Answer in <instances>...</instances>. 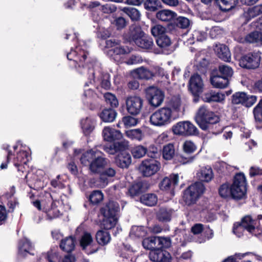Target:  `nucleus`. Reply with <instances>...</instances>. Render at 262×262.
Wrapping results in <instances>:
<instances>
[{"instance_id":"1","label":"nucleus","mask_w":262,"mask_h":262,"mask_svg":"<svg viewBox=\"0 0 262 262\" xmlns=\"http://www.w3.org/2000/svg\"><path fill=\"white\" fill-rule=\"evenodd\" d=\"M88 48L83 40H79L75 47L71 48L67 55L71 61L70 66L80 74L86 73L90 83H98L104 89H108L111 86L109 74L102 71L100 64L96 60L90 59Z\"/></svg>"},{"instance_id":"2","label":"nucleus","mask_w":262,"mask_h":262,"mask_svg":"<svg viewBox=\"0 0 262 262\" xmlns=\"http://www.w3.org/2000/svg\"><path fill=\"white\" fill-rule=\"evenodd\" d=\"M66 199V196L63 195L60 196V200H53L51 194L47 193L45 199L41 201L36 200L33 204L39 210L45 212L49 219H52L61 214V210L68 208L69 206L64 202Z\"/></svg>"},{"instance_id":"3","label":"nucleus","mask_w":262,"mask_h":262,"mask_svg":"<svg viewBox=\"0 0 262 262\" xmlns=\"http://www.w3.org/2000/svg\"><path fill=\"white\" fill-rule=\"evenodd\" d=\"M103 155L101 151L95 148L83 152L80 160L82 165L89 166L91 172L99 174L107 165L108 162Z\"/></svg>"},{"instance_id":"4","label":"nucleus","mask_w":262,"mask_h":262,"mask_svg":"<svg viewBox=\"0 0 262 262\" xmlns=\"http://www.w3.org/2000/svg\"><path fill=\"white\" fill-rule=\"evenodd\" d=\"M13 150L16 154H13V151H9L7 162L13 159V164L17 168L18 171L24 172L25 165L31 159L30 149L26 145L18 142L13 146Z\"/></svg>"},{"instance_id":"5","label":"nucleus","mask_w":262,"mask_h":262,"mask_svg":"<svg viewBox=\"0 0 262 262\" xmlns=\"http://www.w3.org/2000/svg\"><path fill=\"white\" fill-rule=\"evenodd\" d=\"M257 223V221L253 220L251 216H246L241 223L234 224L233 232L237 237H241L246 230L251 234L258 237L261 235L262 230L258 226Z\"/></svg>"},{"instance_id":"6","label":"nucleus","mask_w":262,"mask_h":262,"mask_svg":"<svg viewBox=\"0 0 262 262\" xmlns=\"http://www.w3.org/2000/svg\"><path fill=\"white\" fill-rule=\"evenodd\" d=\"M195 121L203 130L210 129L211 125H216L219 122V117L206 106L202 105L198 110Z\"/></svg>"},{"instance_id":"7","label":"nucleus","mask_w":262,"mask_h":262,"mask_svg":"<svg viewBox=\"0 0 262 262\" xmlns=\"http://www.w3.org/2000/svg\"><path fill=\"white\" fill-rule=\"evenodd\" d=\"M176 118L169 107H163L154 113L150 117V123L155 126L162 127L170 124Z\"/></svg>"},{"instance_id":"8","label":"nucleus","mask_w":262,"mask_h":262,"mask_svg":"<svg viewBox=\"0 0 262 262\" xmlns=\"http://www.w3.org/2000/svg\"><path fill=\"white\" fill-rule=\"evenodd\" d=\"M105 48L109 49L107 55L117 62H120L122 56L130 52L128 47L121 46L119 41L115 39L106 40Z\"/></svg>"},{"instance_id":"9","label":"nucleus","mask_w":262,"mask_h":262,"mask_svg":"<svg viewBox=\"0 0 262 262\" xmlns=\"http://www.w3.org/2000/svg\"><path fill=\"white\" fill-rule=\"evenodd\" d=\"M205 186L202 182H198L189 186L183 193V201L187 205L194 204L204 192Z\"/></svg>"},{"instance_id":"10","label":"nucleus","mask_w":262,"mask_h":262,"mask_svg":"<svg viewBox=\"0 0 262 262\" xmlns=\"http://www.w3.org/2000/svg\"><path fill=\"white\" fill-rule=\"evenodd\" d=\"M232 197L235 199L244 198L246 194V181L244 173L236 174L231 185Z\"/></svg>"},{"instance_id":"11","label":"nucleus","mask_w":262,"mask_h":262,"mask_svg":"<svg viewBox=\"0 0 262 262\" xmlns=\"http://www.w3.org/2000/svg\"><path fill=\"white\" fill-rule=\"evenodd\" d=\"M172 131L175 135L185 136H196L199 134L198 129L189 121L178 122L172 126Z\"/></svg>"},{"instance_id":"12","label":"nucleus","mask_w":262,"mask_h":262,"mask_svg":"<svg viewBox=\"0 0 262 262\" xmlns=\"http://www.w3.org/2000/svg\"><path fill=\"white\" fill-rule=\"evenodd\" d=\"M160 162L154 159H146L142 161L139 167L140 173L145 177L155 174L161 168Z\"/></svg>"},{"instance_id":"13","label":"nucleus","mask_w":262,"mask_h":262,"mask_svg":"<svg viewBox=\"0 0 262 262\" xmlns=\"http://www.w3.org/2000/svg\"><path fill=\"white\" fill-rule=\"evenodd\" d=\"M260 61V56L258 52L249 53L243 56L239 60V66L246 69L257 68Z\"/></svg>"},{"instance_id":"14","label":"nucleus","mask_w":262,"mask_h":262,"mask_svg":"<svg viewBox=\"0 0 262 262\" xmlns=\"http://www.w3.org/2000/svg\"><path fill=\"white\" fill-rule=\"evenodd\" d=\"M146 96L149 104L155 107L160 106L163 101L164 93L160 89L150 86L146 90Z\"/></svg>"},{"instance_id":"15","label":"nucleus","mask_w":262,"mask_h":262,"mask_svg":"<svg viewBox=\"0 0 262 262\" xmlns=\"http://www.w3.org/2000/svg\"><path fill=\"white\" fill-rule=\"evenodd\" d=\"M125 104L128 113L136 115L140 114L142 109L143 100L138 96H130L126 99Z\"/></svg>"},{"instance_id":"16","label":"nucleus","mask_w":262,"mask_h":262,"mask_svg":"<svg viewBox=\"0 0 262 262\" xmlns=\"http://www.w3.org/2000/svg\"><path fill=\"white\" fill-rule=\"evenodd\" d=\"M257 97L254 95H248L245 92H237L232 96V102L235 104H242L251 107L256 101Z\"/></svg>"},{"instance_id":"17","label":"nucleus","mask_w":262,"mask_h":262,"mask_svg":"<svg viewBox=\"0 0 262 262\" xmlns=\"http://www.w3.org/2000/svg\"><path fill=\"white\" fill-rule=\"evenodd\" d=\"M80 245L82 250L89 254H93L98 250L97 247L94 244V240L90 233L84 232L80 239Z\"/></svg>"},{"instance_id":"18","label":"nucleus","mask_w":262,"mask_h":262,"mask_svg":"<svg viewBox=\"0 0 262 262\" xmlns=\"http://www.w3.org/2000/svg\"><path fill=\"white\" fill-rule=\"evenodd\" d=\"M179 182L178 174H171L169 177L164 178L160 184L161 190L167 191L171 196L174 195V188Z\"/></svg>"},{"instance_id":"19","label":"nucleus","mask_w":262,"mask_h":262,"mask_svg":"<svg viewBox=\"0 0 262 262\" xmlns=\"http://www.w3.org/2000/svg\"><path fill=\"white\" fill-rule=\"evenodd\" d=\"M189 90L193 95L198 96L201 93L204 89V83L200 75L194 74L189 80Z\"/></svg>"},{"instance_id":"20","label":"nucleus","mask_w":262,"mask_h":262,"mask_svg":"<svg viewBox=\"0 0 262 262\" xmlns=\"http://www.w3.org/2000/svg\"><path fill=\"white\" fill-rule=\"evenodd\" d=\"M150 259L155 262H170L171 256L167 251L162 249H157L150 251Z\"/></svg>"},{"instance_id":"21","label":"nucleus","mask_w":262,"mask_h":262,"mask_svg":"<svg viewBox=\"0 0 262 262\" xmlns=\"http://www.w3.org/2000/svg\"><path fill=\"white\" fill-rule=\"evenodd\" d=\"M128 142L124 141L118 142L109 145H105L104 150L110 155H115L120 153L121 151L125 150L128 148Z\"/></svg>"},{"instance_id":"22","label":"nucleus","mask_w":262,"mask_h":262,"mask_svg":"<svg viewBox=\"0 0 262 262\" xmlns=\"http://www.w3.org/2000/svg\"><path fill=\"white\" fill-rule=\"evenodd\" d=\"M238 41L242 43H255L257 46L262 45V33L255 31L247 34L245 37L238 39Z\"/></svg>"},{"instance_id":"23","label":"nucleus","mask_w":262,"mask_h":262,"mask_svg":"<svg viewBox=\"0 0 262 262\" xmlns=\"http://www.w3.org/2000/svg\"><path fill=\"white\" fill-rule=\"evenodd\" d=\"M102 136L105 141L113 142L119 140L122 138V134L120 131L110 126L104 127L102 130Z\"/></svg>"},{"instance_id":"24","label":"nucleus","mask_w":262,"mask_h":262,"mask_svg":"<svg viewBox=\"0 0 262 262\" xmlns=\"http://www.w3.org/2000/svg\"><path fill=\"white\" fill-rule=\"evenodd\" d=\"M119 210V205L118 203L110 201L101 209V212L104 216L117 217Z\"/></svg>"},{"instance_id":"25","label":"nucleus","mask_w":262,"mask_h":262,"mask_svg":"<svg viewBox=\"0 0 262 262\" xmlns=\"http://www.w3.org/2000/svg\"><path fill=\"white\" fill-rule=\"evenodd\" d=\"M186 34H184L182 36L184 41L187 45H189L194 43L196 41H204L206 38L207 34L203 31L195 30L190 35V37L189 38H186Z\"/></svg>"},{"instance_id":"26","label":"nucleus","mask_w":262,"mask_h":262,"mask_svg":"<svg viewBox=\"0 0 262 262\" xmlns=\"http://www.w3.org/2000/svg\"><path fill=\"white\" fill-rule=\"evenodd\" d=\"M132 74L135 78L140 79H149L154 77V71H152V68L149 70L144 67L134 70Z\"/></svg>"},{"instance_id":"27","label":"nucleus","mask_w":262,"mask_h":262,"mask_svg":"<svg viewBox=\"0 0 262 262\" xmlns=\"http://www.w3.org/2000/svg\"><path fill=\"white\" fill-rule=\"evenodd\" d=\"M88 86L87 83L85 84V89L82 96V101L83 104L86 105L90 109L93 110L95 108V105L93 104V98L96 94L91 89H86Z\"/></svg>"},{"instance_id":"28","label":"nucleus","mask_w":262,"mask_h":262,"mask_svg":"<svg viewBox=\"0 0 262 262\" xmlns=\"http://www.w3.org/2000/svg\"><path fill=\"white\" fill-rule=\"evenodd\" d=\"M115 162L120 168H127L132 162V158L128 153L123 150L117 155Z\"/></svg>"},{"instance_id":"29","label":"nucleus","mask_w":262,"mask_h":262,"mask_svg":"<svg viewBox=\"0 0 262 262\" xmlns=\"http://www.w3.org/2000/svg\"><path fill=\"white\" fill-rule=\"evenodd\" d=\"M214 50L220 59L226 62L230 61L231 53L226 46L220 43L216 44Z\"/></svg>"},{"instance_id":"30","label":"nucleus","mask_w":262,"mask_h":262,"mask_svg":"<svg viewBox=\"0 0 262 262\" xmlns=\"http://www.w3.org/2000/svg\"><path fill=\"white\" fill-rule=\"evenodd\" d=\"M176 215V211L169 208H161L157 213L158 219L163 222H169Z\"/></svg>"},{"instance_id":"31","label":"nucleus","mask_w":262,"mask_h":262,"mask_svg":"<svg viewBox=\"0 0 262 262\" xmlns=\"http://www.w3.org/2000/svg\"><path fill=\"white\" fill-rule=\"evenodd\" d=\"M33 249V246L29 241L27 238H24L20 241L18 244V255L22 257H25L30 254L33 255L34 254L31 253V251Z\"/></svg>"},{"instance_id":"32","label":"nucleus","mask_w":262,"mask_h":262,"mask_svg":"<svg viewBox=\"0 0 262 262\" xmlns=\"http://www.w3.org/2000/svg\"><path fill=\"white\" fill-rule=\"evenodd\" d=\"M95 121L90 117H87L81 119V127L84 135H89L95 128Z\"/></svg>"},{"instance_id":"33","label":"nucleus","mask_w":262,"mask_h":262,"mask_svg":"<svg viewBox=\"0 0 262 262\" xmlns=\"http://www.w3.org/2000/svg\"><path fill=\"white\" fill-rule=\"evenodd\" d=\"M215 3L219 6L220 9L224 11H227L233 8L237 4V0H214ZM201 1L207 4L210 3L211 0H201Z\"/></svg>"},{"instance_id":"34","label":"nucleus","mask_w":262,"mask_h":262,"mask_svg":"<svg viewBox=\"0 0 262 262\" xmlns=\"http://www.w3.org/2000/svg\"><path fill=\"white\" fill-rule=\"evenodd\" d=\"M116 173V171L114 168L112 167H107V166H105L102 171L99 173L100 179L101 182V186L104 187L108 183V180L106 177L110 178L113 177L115 176Z\"/></svg>"},{"instance_id":"35","label":"nucleus","mask_w":262,"mask_h":262,"mask_svg":"<svg viewBox=\"0 0 262 262\" xmlns=\"http://www.w3.org/2000/svg\"><path fill=\"white\" fill-rule=\"evenodd\" d=\"M262 13V4L249 8L244 13V17L248 21Z\"/></svg>"},{"instance_id":"36","label":"nucleus","mask_w":262,"mask_h":262,"mask_svg":"<svg viewBox=\"0 0 262 262\" xmlns=\"http://www.w3.org/2000/svg\"><path fill=\"white\" fill-rule=\"evenodd\" d=\"M75 239L72 236L67 237L61 240L60 248L67 252H72L75 248Z\"/></svg>"},{"instance_id":"37","label":"nucleus","mask_w":262,"mask_h":262,"mask_svg":"<svg viewBox=\"0 0 262 262\" xmlns=\"http://www.w3.org/2000/svg\"><path fill=\"white\" fill-rule=\"evenodd\" d=\"M203 99L204 101L207 102H221L224 100V95L219 93L210 91L204 94Z\"/></svg>"},{"instance_id":"38","label":"nucleus","mask_w":262,"mask_h":262,"mask_svg":"<svg viewBox=\"0 0 262 262\" xmlns=\"http://www.w3.org/2000/svg\"><path fill=\"white\" fill-rule=\"evenodd\" d=\"M210 81L214 88L223 89L228 85L229 80L221 75H214L211 76Z\"/></svg>"},{"instance_id":"39","label":"nucleus","mask_w":262,"mask_h":262,"mask_svg":"<svg viewBox=\"0 0 262 262\" xmlns=\"http://www.w3.org/2000/svg\"><path fill=\"white\" fill-rule=\"evenodd\" d=\"M197 177L202 181L209 182L213 178L212 169L209 167L201 168L197 173Z\"/></svg>"},{"instance_id":"40","label":"nucleus","mask_w":262,"mask_h":262,"mask_svg":"<svg viewBox=\"0 0 262 262\" xmlns=\"http://www.w3.org/2000/svg\"><path fill=\"white\" fill-rule=\"evenodd\" d=\"M181 106V99L179 96H174L171 98L168 103V106L173 112V116L176 118L178 116V113L180 111Z\"/></svg>"},{"instance_id":"41","label":"nucleus","mask_w":262,"mask_h":262,"mask_svg":"<svg viewBox=\"0 0 262 262\" xmlns=\"http://www.w3.org/2000/svg\"><path fill=\"white\" fill-rule=\"evenodd\" d=\"M156 42L157 45L161 48L163 51H167V53H169V51L171 52L172 51L170 50L171 40L166 34L157 38Z\"/></svg>"},{"instance_id":"42","label":"nucleus","mask_w":262,"mask_h":262,"mask_svg":"<svg viewBox=\"0 0 262 262\" xmlns=\"http://www.w3.org/2000/svg\"><path fill=\"white\" fill-rule=\"evenodd\" d=\"M117 113L111 108L104 109L100 114L99 117L101 119L105 122H112L116 118Z\"/></svg>"},{"instance_id":"43","label":"nucleus","mask_w":262,"mask_h":262,"mask_svg":"<svg viewBox=\"0 0 262 262\" xmlns=\"http://www.w3.org/2000/svg\"><path fill=\"white\" fill-rule=\"evenodd\" d=\"M177 14L173 11L169 10H161L157 13V18L162 21H169L174 19Z\"/></svg>"},{"instance_id":"44","label":"nucleus","mask_w":262,"mask_h":262,"mask_svg":"<svg viewBox=\"0 0 262 262\" xmlns=\"http://www.w3.org/2000/svg\"><path fill=\"white\" fill-rule=\"evenodd\" d=\"M157 196L154 193H146L142 195L140 198L141 202L148 206H153L157 204Z\"/></svg>"},{"instance_id":"45","label":"nucleus","mask_w":262,"mask_h":262,"mask_svg":"<svg viewBox=\"0 0 262 262\" xmlns=\"http://www.w3.org/2000/svg\"><path fill=\"white\" fill-rule=\"evenodd\" d=\"M135 43L139 47L144 49H150L154 45L153 40L149 37H141L136 39Z\"/></svg>"},{"instance_id":"46","label":"nucleus","mask_w":262,"mask_h":262,"mask_svg":"<svg viewBox=\"0 0 262 262\" xmlns=\"http://www.w3.org/2000/svg\"><path fill=\"white\" fill-rule=\"evenodd\" d=\"M96 238L99 245H105L111 241V235L106 231L99 230L96 234Z\"/></svg>"},{"instance_id":"47","label":"nucleus","mask_w":262,"mask_h":262,"mask_svg":"<svg viewBox=\"0 0 262 262\" xmlns=\"http://www.w3.org/2000/svg\"><path fill=\"white\" fill-rule=\"evenodd\" d=\"M157 236L150 237L144 239L142 242V245L144 248L150 250V251L159 249V245L157 242Z\"/></svg>"},{"instance_id":"48","label":"nucleus","mask_w":262,"mask_h":262,"mask_svg":"<svg viewBox=\"0 0 262 262\" xmlns=\"http://www.w3.org/2000/svg\"><path fill=\"white\" fill-rule=\"evenodd\" d=\"M147 233V231L143 226H133L131 228L129 236L131 238H135L136 237H143Z\"/></svg>"},{"instance_id":"49","label":"nucleus","mask_w":262,"mask_h":262,"mask_svg":"<svg viewBox=\"0 0 262 262\" xmlns=\"http://www.w3.org/2000/svg\"><path fill=\"white\" fill-rule=\"evenodd\" d=\"M126 136L132 140L141 141L144 138V133L140 129H134L127 130Z\"/></svg>"},{"instance_id":"50","label":"nucleus","mask_w":262,"mask_h":262,"mask_svg":"<svg viewBox=\"0 0 262 262\" xmlns=\"http://www.w3.org/2000/svg\"><path fill=\"white\" fill-rule=\"evenodd\" d=\"M122 11L126 13L133 21H138L140 19V12L136 8L126 7L122 9Z\"/></svg>"},{"instance_id":"51","label":"nucleus","mask_w":262,"mask_h":262,"mask_svg":"<svg viewBox=\"0 0 262 262\" xmlns=\"http://www.w3.org/2000/svg\"><path fill=\"white\" fill-rule=\"evenodd\" d=\"M40 260H46L48 262H59L58 253L52 250L47 253H42L40 257Z\"/></svg>"},{"instance_id":"52","label":"nucleus","mask_w":262,"mask_h":262,"mask_svg":"<svg viewBox=\"0 0 262 262\" xmlns=\"http://www.w3.org/2000/svg\"><path fill=\"white\" fill-rule=\"evenodd\" d=\"M175 154V149L172 144H168L163 148V157L166 160L172 159Z\"/></svg>"},{"instance_id":"53","label":"nucleus","mask_w":262,"mask_h":262,"mask_svg":"<svg viewBox=\"0 0 262 262\" xmlns=\"http://www.w3.org/2000/svg\"><path fill=\"white\" fill-rule=\"evenodd\" d=\"M131 152L134 158L139 159L146 154L147 148L142 145L135 146L132 148Z\"/></svg>"},{"instance_id":"54","label":"nucleus","mask_w":262,"mask_h":262,"mask_svg":"<svg viewBox=\"0 0 262 262\" xmlns=\"http://www.w3.org/2000/svg\"><path fill=\"white\" fill-rule=\"evenodd\" d=\"M117 221V217L104 216L102 226L106 230L111 229L115 227Z\"/></svg>"},{"instance_id":"55","label":"nucleus","mask_w":262,"mask_h":262,"mask_svg":"<svg viewBox=\"0 0 262 262\" xmlns=\"http://www.w3.org/2000/svg\"><path fill=\"white\" fill-rule=\"evenodd\" d=\"M166 29L160 25H156L151 28V34L157 38L166 34Z\"/></svg>"},{"instance_id":"56","label":"nucleus","mask_w":262,"mask_h":262,"mask_svg":"<svg viewBox=\"0 0 262 262\" xmlns=\"http://www.w3.org/2000/svg\"><path fill=\"white\" fill-rule=\"evenodd\" d=\"M219 71L221 76L228 79L232 77L233 73L232 69L225 64L220 65L219 67Z\"/></svg>"},{"instance_id":"57","label":"nucleus","mask_w":262,"mask_h":262,"mask_svg":"<svg viewBox=\"0 0 262 262\" xmlns=\"http://www.w3.org/2000/svg\"><path fill=\"white\" fill-rule=\"evenodd\" d=\"M219 192L221 196L224 198L232 196L231 185L228 183L223 184L220 186Z\"/></svg>"},{"instance_id":"58","label":"nucleus","mask_w":262,"mask_h":262,"mask_svg":"<svg viewBox=\"0 0 262 262\" xmlns=\"http://www.w3.org/2000/svg\"><path fill=\"white\" fill-rule=\"evenodd\" d=\"M129 31L130 37L134 41H135L136 39L142 37L143 34L141 28L136 25L132 26L130 28Z\"/></svg>"},{"instance_id":"59","label":"nucleus","mask_w":262,"mask_h":262,"mask_svg":"<svg viewBox=\"0 0 262 262\" xmlns=\"http://www.w3.org/2000/svg\"><path fill=\"white\" fill-rule=\"evenodd\" d=\"M104 98L106 102L112 107H117L118 106L119 102L115 95L111 93H106L104 94Z\"/></svg>"},{"instance_id":"60","label":"nucleus","mask_w":262,"mask_h":262,"mask_svg":"<svg viewBox=\"0 0 262 262\" xmlns=\"http://www.w3.org/2000/svg\"><path fill=\"white\" fill-rule=\"evenodd\" d=\"M103 195L101 191L95 190L92 192L89 197L91 202L94 204H97L102 201Z\"/></svg>"},{"instance_id":"61","label":"nucleus","mask_w":262,"mask_h":262,"mask_svg":"<svg viewBox=\"0 0 262 262\" xmlns=\"http://www.w3.org/2000/svg\"><path fill=\"white\" fill-rule=\"evenodd\" d=\"M144 5L146 10L155 11L160 6V3L158 0H147Z\"/></svg>"},{"instance_id":"62","label":"nucleus","mask_w":262,"mask_h":262,"mask_svg":"<svg viewBox=\"0 0 262 262\" xmlns=\"http://www.w3.org/2000/svg\"><path fill=\"white\" fill-rule=\"evenodd\" d=\"M176 26L180 28L185 29L190 25V20L185 17H179L174 22Z\"/></svg>"},{"instance_id":"63","label":"nucleus","mask_w":262,"mask_h":262,"mask_svg":"<svg viewBox=\"0 0 262 262\" xmlns=\"http://www.w3.org/2000/svg\"><path fill=\"white\" fill-rule=\"evenodd\" d=\"M122 123L125 127H130L138 123V120L131 116H125L122 118Z\"/></svg>"},{"instance_id":"64","label":"nucleus","mask_w":262,"mask_h":262,"mask_svg":"<svg viewBox=\"0 0 262 262\" xmlns=\"http://www.w3.org/2000/svg\"><path fill=\"white\" fill-rule=\"evenodd\" d=\"M184 151L186 154H191L196 149L195 144L190 141H186L183 145Z\"/></svg>"}]
</instances>
